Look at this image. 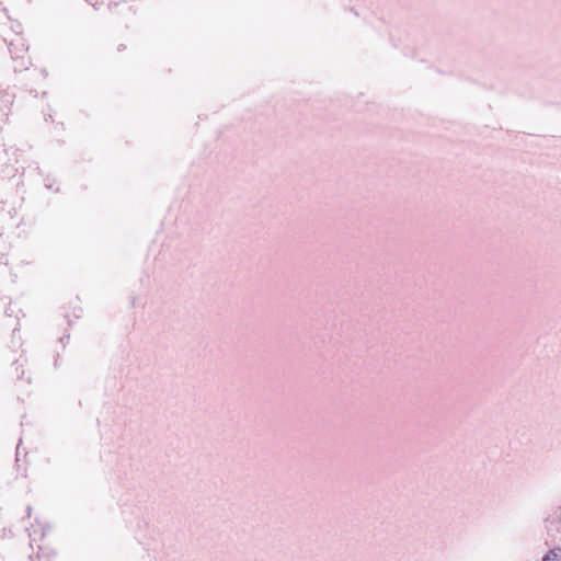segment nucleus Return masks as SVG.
<instances>
[{
  "label": "nucleus",
  "instance_id": "obj_1",
  "mask_svg": "<svg viewBox=\"0 0 561 561\" xmlns=\"http://www.w3.org/2000/svg\"><path fill=\"white\" fill-rule=\"evenodd\" d=\"M542 561H561V548H554L549 550Z\"/></svg>",
  "mask_w": 561,
  "mask_h": 561
}]
</instances>
